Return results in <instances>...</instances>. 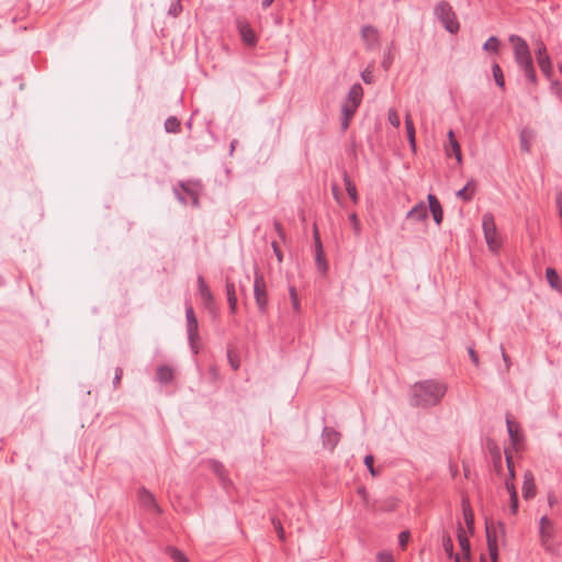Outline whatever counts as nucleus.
<instances>
[{
	"instance_id": "57",
	"label": "nucleus",
	"mask_w": 562,
	"mask_h": 562,
	"mask_svg": "<svg viewBox=\"0 0 562 562\" xmlns=\"http://www.w3.org/2000/svg\"><path fill=\"white\" fill-rule=\"evenodd\" d=\"M503 358H504L505 362L508 361V357H507V355L505 352H503Z\"/></svg>"
},
{
	"instance_id": "56",
	"label": "nucleus",
	"mask_w": 562,
	"mask_h": 562,
	"mask_svg": "<svg viewBox=\"0 0 562 562\" xmlns=\"http://www.w3.org/2000/svg\"><path fill=\"white\" fill-rule=\"evenodd\" d=\"M276 228H277L279 235L282 236L283 233H282L280 224H276Z\"/></svg>"
},
{
	"instance_id": "12",
	"label": "nucleus",
	"mask_w": 562,
	"mask_h": 562,
	"mask_svg": "<svg viewBox=\"0 0 562 562\" xmlns=\"http://www.w3.org/2000/svg\"><path fill=\"white\" fill-rule=\"evenodd\" d=\"M238 31H239L243 42L246 45H249V46L256 45L257 36H256L252 27L249 25V23H247L245 21H239L238 22Z\"/></svg>"
},
{
	"instance_id": "38",
	"label": "nucleus",
	"mask_w": 562,
	"mask_h": 562,
	"mask_svg": "<svg viewBox=\"0 0 562 562\" xmlns=\"http://www.w3.org/2000/svg\"><path fill=\"white\" fill-rule=\"evenodd\" d=\"M536 56H537V59L549 56L548 52H547V47L541 41H539L537 44Z\"/></svg>"
},
{
	"instance_id": "11",
	"label": "nucleus",
	"mask_w": 562,
	"mask_h": 562,
	"mask_svg": "<svg viewBox=\"0 0 562 562\" xmlns=\"http://www.w3.org/2000/svg\"><path fill=\"white\" fill-rule=\"evenodd\" d=\"M486 538H487V548L488 554L491 558V562H498V547L496 539V531L492 529L491 526H486Z\"/></svg>"
},
{
	"instance_id": "20",
	"label": "nucleus",
	"mask_w": 562,
	"mask_h": 562,
	"mask_svg": "<svg viewBox=\"0 0 562 562\" xmlns=\"http://www.w3.org/2000/svg\"><path fill=\"white\" fill-rule=\"evenodd\" d=\"M198 284H199V292H200V295H201V299H202L204 305L206 307H210L212 302H213V296H212V293H211L209 286L206 285L204 279L202 277H200L198 279Z\"/></svg>"
},
{
	"instance_id": "60",
	"label": "nucleus",
	"mask_w": 562,
	"mask_h": 562,
	"mask_svg": "<svg viewBox=\"0 0 562 562\" xmlns=\"http://www.w3.org/2000/svg\"><path fill=\"white\" fill-rule=\"evenodd\" d=\"M559 68H560V71L562 72V64H560Z\"/></svg>"
},
{
	"instance_id": "39",
	"label": "nucleus",
	"mask_w": 562,
	"mask_h": 562,
	"mask_svg": "<svg viewBox=\"0 0 562 562\" xmlns=\"http://www.w3.org/2000/svg\"><path fill=\"white\" fill-rule=\"evenodd\" d=\"M349 220L352 224L353 231L356 234H359L361 231V224L356 213L350 214Z\"/></svg>"
},
{
	"instance_id": "1",
	"label": "nucleus",
	"mask_w": 562,
	"mask_h": 562,
	"mask_svg": "<svg viewBox=\"0 0 562 562\" xmlns=\"http://www.w3.org/2000/svg\"><path fill=\"white\" fill-rule=\"evenodd\" d=\"M446 385L437 381H424L413 386V401L417 406L436 405L446 394Z\"/></svg>"
},
{
	"instance_id": "18",
	"label": "nucleus",
	"mask_w": 562,
	"mask_h": 562,
	"mask_svg": "<svg viewBox=\"0 0 562 562\" xmlns=\"http://www.w3.org/2000/svg\"><path fill=\"white\" fill-rule=\"evenodd\" d=\"M405 128H406L409 147L413 153H416L415 126H414L412 114L409 112H407L405 115Z\"/></svg>"
},
{
	"instance_id": "61",
	"label": "nucleus",
	"mask_w": 562,
	"mask_h": 562,
	"mask_svg": "<svg viewBox=\"0 0 562 562\" xmlns=\"http://www.w3.org/2000/svg\"><path fill=\"white\" fill-rule=\"evenodd\" d=\"M481 562H486V560L484 558L481 559Z\"/></svg>"
},
{
	"instance_id": "19",
	"label": "nucleus",
	"mask_w": 562,
	"mask_h": 562,
	"mask_svg": "<svg viewBox=\"0 0 562 562\" xmlns=\"http://www.w3.org/2000/svg\"><path fill=\"white\" fill-rule=\"evenodd\" d=\"M187 319L189 338L190 341L193 344L194 339L198 337V321L194 316V312L191 306L187 308Z\"/></svg>"
},
{
	"instance_id": "50",
	"label": "nucleus",
	"mask_w": 562,
	"mask_h": 562,
	"mask_svg": "<svg viewBox=\"0 0 562 562\" xmlns=\"http://www.w3.org/2000/svg\"><path fill=\"white\" fill-rule=\"evenodd\" d=\"M228 300V304H229V307H231V311L233 313L236 312V306H237V297H232V299H227Z\"/></svg>"
},
{
	"instance_id": "43",
	"label": "nucleus",
	"mask_w": 562,
	"mask_h": 562,
	"mask_svg": "<svg viewBox=\"0 0 562 562\" xmlns=\"http://www.w3.org/2000/svg\"><path fill=\"white\" fill-rule=\"evenodd\" d=\"M182 8H181V4L179 1H176L175 3L171 4L170 9H169V13L172 14L173 16H177L180 12H181Z\"/></svg>"
},
{
	"instance_id": "28",
	"label": "nucleus",
	"mask_w": 562,
	"mask_h": 562,
	"mask_svg": "<svg viewBox=\"0 0 562 562\" xmlns=\"http://www.w3.org/2000/svg\"><path fill=\"white\" fill-rule=\"evenodd\" d=\"M173 376V372L169 367H159L157 370V378L160 382L167 383L169 382Z\"/></svg>"
},
{
	"instance_id": "3",
	"label": "nucleus",
	"mask_w": 562,
	"mask_h": 562,
	"mask_svg": "<svg viewBox=\"0 0 562 562\" xmlns=\"http://www.w3.org/2000/svg\"><path fill=\"white\" fill-rule=\"evenodd\" d=\"M482 228L488 249L496 254L502 247V238L496 227L494 216L491 213L483 215Z\"/></svg>"
},
{
	"instance_id": "10",
	"label": "nucleus",
	"mask_w": 562,
	"mask_h": 562,
	"mask_svg": "<svg viewBox=\"0 0 562 562\" xmlns=\"http://www.w3.org/2000/svg\"><path fill=\"white\" fill-rule=\"evenodd\" d=\"M458 542L461 549V560H463V562H471V546L469 538L462 527L458 529Z\"/></svg>"
},
{
	"instance_id": "30",
	"label": "nucleus",
	"mask_w": 562,
	"mask_h": 562,
	"mask_svg": "<svg viewBox=\"0 0 562 562\" xmlns=\"http://www.w3.org/2000/svg\"><path fill=\"white\" fill-rule=\"evenodd\" d=\"M167 553L173 562H189L184 553L177 548L170 547L167 549Z\"/></svg>"
},
{
	"instance_id": "34",
	"label": "nucleus",
	"mask_w": 562,
	"mask_h": 562,
	"mask_svg": "<svg viewBox=\"0 0 562 562\" xmlns=\"http://www.w3.org/2000/svg\"><path fill=\"white\" fill-rule=\"evenodd\" d=\"M180 122L176 117H169L165 123V128L168 133H175L178 131Z\"/></svg>"
},
{
	"instance_id": "53",
	"label": "nucleus",
	"mask_w": 562,
	"mask_h": 562,
	"mask_svg": "<svg viewBox=\"0 0 562 562\" xmlns=\"http://www.w3.org/2000/svg\"><path fill=\"white\" fill-rule=\"evenodd\" d=\"M548 502H549V505L552 507L555 504V502H557L555 495L554 494H549L548 495Z\"/></svg>"
},
{
	"instance_id": "9",
	"label": "nucleus",
	"mask_w": 562,
	"mask_h": 562,
	"mask_svg": "<svg viewBox=\"0 0 562 562\" xmlns=\"http://www.w3.org/2000/svg\"><path fill=\"white\" fill-rule=\"evenodd\" d=\"M315 237V248H316V267L319 272L325 274L328 270V263L325 259V254L323 250L322 241L318 235L317 229L314 232Z\"/></svg>"
},
{
	"instance_id": "35",
	"label": "nucleus",
	"mask_w": 562,
	"mask_h": 562,
	"mask_svg": "<svg viewBox=\"0 0 562 562\" xmlns=\"http://www.w3.org/2000/svg\"><path fill=\"white\" fill-rule=\"evenodd\" d=\"M464 520H465V524H467V527H468L470 533H472L474 518H473V513L471 509H464Z\"/></svg>"
},
{
	"instance_id": "46",
	"label": "nucleus",
	"mask_w": 562,
	"mask_h": 562,
	"mask_svg": "<svg viewBox=\"0 0 562 562\" xmlns=\"http://www.w3.org/2000/svg\"><path fill=\"white\" fill-rule=\"evenodd\" d=\"M227 299L236 297L235 285L232 282L226 283Z\"/></svg>"
},
{
	"instance_id": "16",
	"label": "nucleus",
	"mask_w": 562,
	"mask_h": 562,
	"mask_svg": "<svg viewBox=\"0 0 562 562\" xmlns=\"http://www.w3.org/2000/svg\"><path fill=\"white\" fill-rule=\"evenodd\" d=\"M522 495L526 499L532 498L536 495L535 479L529 470L524 473Z\"/></svg>"
},
{
	"instance_id": "26",
	"label": "nucleus",
	"mask_w": 562,
	"mask_h": 562,
	"mask_svg": "<svg viewBox=\"0 0 562 562\" xmlns=\"http://www.w3.org/2000/svg\"><path fill=\"white\" fill-rule=\"evenodd\" d=\"M473 192H474V183H473V181H470L467 183V186L464 188H462L461 190H459L457 192V195H458V198H460L464 201H470L473 196Z\"/></svg>"
},
{
	"instance_id": "14",
	"label": "nucleus",
	"mask_w": 562,
	"mask_h": 562,
	"mask_svg": "<svg viewBox=\"0 0 562 562\" xmlns=\"http://www.w3.org/2000/svg\"><path fill=\"white\" fill-rule=\"evenodd\" d=\"M506 425L512 443L515 447V449H517L522 440V435L520 434L519 425L509 416H507L506 418Z\"/></svg>"
},
{
	"instance_id": "51",
	"label": "nucleus",
	"mask_w": 562,
	"mask_h": 562,
	"mask_svg": "<svg viewBox=\"0 0 562 562\" xmlns=\"http://www.w3.org/2000/svg\"><path fill=\"white\" fill-rule=\"evenodd\" d=\"M272 246H273V250H274V254L277 256L278 261H282V252H281V250L279 249V247L277 246L276 243H273Z\"/></svg>"
},
{
	"instance_id": "58",
	"label": "nucleus",
	"mask_w": 562,
	"mask_h": 562,
	"mask_svg": "<svg viewBox=\"0 0 562 562\" xmlns=\"http://www.w3.org/2000/svg\"><path fill=\"white\" fill-rule=\"evenodd\" d=\"M333 191H334V195L337 198V189H336V187L333 188Z\"/></svg>"
},
{
	"instance_id": "41",
	"label": "nucleus",
	"mask_w": 562,
	"mask_h": 562,
	"mask_svg": "<svg viewBox=\"0 0 562 562\" xmlns=\"http://www.w3.org/2000/svg\"><path fill=\"white\" fill-rule=\"evenodd\" d=\"M378 562H394V559L391 552L384 551L378 554Z\"/></svg>"
},
{
	"instance_id": "31",
	"label": "nucleus",
	"mask_w": 562,
	"mask_h": 562,
	"mask_svg": "<svg viewBox=\"0 0 562 562\" xmlns=\"http://www.w3.org/2000/svg\"><path fill=\"white\" fill-rule=\"evenodd\" d=\"M492 70H493V77H494V80L496 82V85L501 88H504L505 87V80H504V76H503V71L499 67L498 64H494L493 67H492Z\"/></svg>"
},
{
	"instance_id": "36",
	"label": "nucleus",
	"mask_w": 562,
	"mask_h": 562,
	"mask_svg": "<svg viewBox=\"0 0 562 562\" xmlns=\"http://www.w3.org/2000/svg\"><path fill=\"white\" fill-rule=\"evenodd\" d=\"M361 78L366 83H372L374 81L373 70L370 67L366 68L361 74Z\"/></svg>"
},
{
	"instance_id": "62",
	"label": "nucleus",
	"mask_w": 562,
	"mask_h": 562,
	"mask_svg": "<svg viewBox=\"0 0 562 562\" xmlns=\"http://www.w3.org/2000/svg\"><path fill=\"white\" fill-rule=\"evenodd\" d=\"M313 1L315 2L316 0H313Z\"/></svg>"
},
{
	"instance_id": "33",
	"label": "nucleus",
	"mask_w": 562,
	"mask_h": 562,
	"mask_svg": "<svg viewBox=\"0 0 562 562\" xmlns=\"http://www.w3.org/2000/svg\"><path fill=\"white\" fill-rule=\"evenodd\" d=\"M387 121L389 123L394 126L395 128H398L401 125L400 115L395 109H389L387 111Z\"/></svg>"
},
{
	"instance_id": "21",
	"label": "nucleus",
	"mask_w": 562,
	"mask_h": 562,
	"mask_svg": "<svg viewBox=\"0 0 562 562\" xmlns=\"http://www.w3.org/2000/svg\"><path fill=\"white\" fill-rule=\"evenodd\" d=\"M138 497H139L140 504L145 508L159 512V508H158L156 501L151 493H149L148 491L142 490V491H139Z\"/></svg>"
},
{
	"instance_id": "7",
	"label": "nucleus",
	"mask_w": 562,
	"mask_h": 562,
	"mask_svg": "<svg viewBox=\"0 0 562 562\" xmlns=\"http://www.w3.org/2000/svg\"><path fill=\"white\" fill-rule=\"evenodd\" d=\"M254 288L256 303L260 311H265L268 303V296L266 292V283L263 277L259 273L256 274Z\"/></svg>"
},
{
	"instance_id": "49",
	"label": "nucleus",
	"mask_w": 562,
	"mask_h": 562,
	"mask_svg": "<svg viewBox=\"0 0 562 562\" xmlns=\"http://www.w3.org/2000/svg\"><path fill=\"white\" fill-rule=\"evenodd\" d=\"M183 190H184V191H186V192L191 196V199H192V203H193L194 205H196V204H198V196H196V193H195L193 190L188 189V188H186V187H183Z\"/></svg>"
},
{
	"instance_id": "25",
	"label": "nucleus",
	"mask_w": 562,
	"mask_h": 562,
	"mask_svg": "<svg viewBox=\"0 0 562 562\" xmlns=\"http://www.w3.org/2000/svg\"><path fill=\"white\" fill-rule=\"evenodd\" d=\"M324 440L325 443L329 446L330 449H333L339 441V435L335 430L326 428L324 430Z\"/></svg>"
},
{
	"instance_id": "22",
	"label": "nucleus",
	"mask_w": 562,
	"mask_h": 562,
	"mask_svg": "<svg viewBox=\"0 0 562 562\" xmlns=\"http://www.w3.org/2000/svg\"><path fill=\"white\" fill-rule=\"evenodd\" d=\"M505 487L510 495V512L513 515H516L518 510V496L515 484L513 482H505Z\"/></svg>"
},
{
	"instance_id": "8",
	"label": "nucleus",
	"mask_w": 562,
	"mask_h": 562,
	"mask_svg": "<svg viewBox=\"0 0 562 562\" xmlns=\"http://www.w3.org/2000/svg\"><path fill=\"white\" fill-rule=\"evenodd\" d=\"M539 535L542 546H547L554 536V525L547 516L539 521Z\"/></svg>"
},
{
	"instance_id": "44",
	"label": "nucleus",
	"mask_w": 562,
	"mask_h": 562,
	"mask_svg": "<svg viewBox=\"0 0 562 562\" xmlns=\"http://www.w3.org/2000/svg\"><path fill=\"white\" fill-rule=\"evenodd\" d=\"M272 522H273L276 531L278 532L279 538L281 540H283L284 539V530H283L281 522L279 520H273Z\"/></svg>"
},
{
	"instance_id": "42",
	"label": "nucleus",
	"mask_w": 562,
	"mask_h": 562,
	"mask_svg": "<svg viewBox=\"0 0 562 562\" xmlns=\"http://www.w3.org/2000/svg\"><path fill=\"white\" fill-rule=\"evenodd\" d=\"M364 463H366V465L368 467V469H369L370 473H371L373 476H375V475H376V472H375V470H374V468H373V457H372V456H367V457L364 458Z\"/></svg>"
},
{
	"instance_id": "13",
	"label": "nucleus",
	"mask_w": 562,
	"mask_h": 562,
	"mask_svg": "<svg viewBox=\"0 0 562 562\" xmlns=\"http://www.w3.org/2000/svg\"><path fill=\"white\" fill-rule=\"evenodd\" d=\"M427 200L429 204V212L431 213L435 223L440 225L443 220V210L439 200L434 194H428Z\"/></svg>"
},
{
	"instance_id": "17",
	"label": "nucleus",
	"mask_w": 562,
	"mask_h": 562,
	"mask_svg": "<svg viewBox=\"0 0 562 562\" xmlns=\"http://www.w3.org/2000/svg\"><path fill=\"white\" fill-rule=\"evenodd\" d=\"M362 38L369 48H374L379 44V33L373 26H364L361 31Z\"/></svg>"
},
{
	"instance_id": "45",
	"label": "nucleus",
	"mask_w": 562,
	"mask_h": 562,
	"mask_svg": "<svg viewBox=\"0 0 562 562\" xmlns=\"http://www.w3.org/2000/svg\"><path fill=\"white\" fill-rule=\"evenodd\" d=\"M398 540H400V544L402 548H405L406 547V543L408 542L409 540V532L408 531H403L400 533V537H398Z\"/></svg>"
},
{
	"instance_id": "4",
	"label": "nucleus",
	"mask_w": 562,
	"mask_h": 562,
	"mask_svg": "<svg viewBox=\"0 0 562 562\" xmlns=\"http://www.w3.org/2000/svg\"><path fill=\"white\" fill-rule=\"evenodd\" d=\"M363 97V90L360 85L356 83L350 88L347 100L342 106V127L347 128L353 114L361 103Z\"/></svg>"
},
{
	"instance_id": "40",
	"label": "nucleus",
	"mask_w": 562,
	"mask_h": 562,
	"mask_svg": "<svg viewBox=\"0 0 562 562\" xmlns=\"http://www.w3.org/2000/svg\"><path fill=\"white\" fill-rule=\"evenodd\" d=\"M506 462H507V467H508L509 477L512 480H514L515 479V471H514L513 458H512V456L507 451H506Z\"/></svg>"
},
{
	"instance_id": "59",
	"label": "nucleus",
	"mask_w": 562,
	"mask_h": 562,
	"mask_svg": "<svg viewBox=\"0 0 562 562\" xmlns=\"http://www.w3.org/2000/svg\"><path fill=\"white\" fill-rule=\"evenodd\" d=\"M506 482H513V483H514V480H512L510 477H508V479L506 480Z\"/></svg>"
},
{
	"instance_id": "29",
	"label": "nucleus",
	"mask_w": 562,
	"mask_h": 562,
	"mask_svg": "<svg viewBox=\"0 0 562 562\" xmlns=\"http://www.w3.org/2000/svg\"><path fill=\"white\" fill-rule=\"evenodd\" d=\"M344 181H345V187H346V191H347L348 195L353 201V203H357L358 202V193H357L356 186L353 184V182L350 180V178L348 176H345Z\"/></svg>"
},
{
	"instance_id": "55",
	"label": "nucleus",
	"mask_w": 562,
	"mask_h": 562,
	"mask_svg": "<svg viewBox=\"0 0 562 562\" xmlns=\"http://www.w3.org/2000/svg\"><path fill=\"white\" fill-rule=\"evenodd\" d=\"M274 0H262V7L268 8L272 4Z\"/></svg>"
},
{
	"instance_id": "5",
	"label": "nucleus",
	"mask_w": 562,
	"mask_h": 562,
	"mask_svg": "<svg viewBox=\"0 0 562 562\" xmlns=\"http://www.w3.org/2000/svg\"><path fill=\"white\" fill-rule=\"evenodd\" d=\"M436 14L438 19L441 21V23L445 25L447 31H449L450 33H456L459 30V23L449 3L440 2L436 7Z\"/></svg>"
},
{
	"instance_id": "6",
	"label": "nucleus",
	"mask_w": 562,
	"mask_h": 562,
	"mask_svg": "<svg viewBox=\"0 0 562 562\" xmlns=\"http://www.w3.org/2000/svg\"><path fill=\"white\" fill-rule=\"evenodd\" d=\"M445 154L447 157L454 156L459 165L462 164V153L459 142L452 130L447 133V142L443 145Z\"/></svg>"
},
{
	"instance_id": "52",
	"label": "nucleus",
	"mask_w": 562,
	"mask_h": 562,
	"mask_svg": "<svg viewBox=\"0 0 562 562\" xmlns=\"http://www.w3.org/2000/svg\"><path fill=\"white\" fill-rule=\"evenodd\" d=\"M469 355H470V358L473 361V363L475 366H477L479 364V358H477L475 351L473 349H469Z\"/></svg>"
},
{
	"instance_id": "15",
	"label": "nucleus",
	"mask_w": 562,
	"mask_h": 562,
	"mask_svg": "<svg viewBox=\"0 0 562 562\" xmlns=\"http://www.w3.org/2000/svg\"><path fill=\"white\" fill-rule=\"evenodd\" d=\"M406 217L411 221L423 222L428 217V209L424 202L417 203L411 211L406 214Z\"/></svg>"
},
{
	"instance_id": "47",
	"label": "nucleus",
	"mask_w": 562,
	"mask_h": 562,
	"mask_svg": "<svg viewBox=\"0 0 562 562\" xmlns=\"http://www.w3.org/2000/svg\"><path fill=\"white\" fill-rule=\"evenodd\" d=\"M520 146H521V149L525 151H529V149H530L529 140L527 139L525 133L521 134Z\"/></svg>"
},
{
	"instance_id": "27",
	"label": "nucleus",
	"mask_w": 562,
	"mask_h": 562,
	"mask_svg": "<svg viewBox=\"0 0 562 562\" xmlns=\"http://www.w3.org/2000/svg\"><path fill=\"white\" fill-rule=\"evenodd\" d=\"M537 63L539 65V68L543 72V75L547 76L548 78H550V76L552 74V64H551L550 57L548 56V57H543V58H538Z\"/></svg>"
},
{
	"instance_id": "48",
	"label": "nucleus",
	"mask_w": 562,
	"mask_h": 562,
	"mask_svg": "<svg viewBox=\"0 0 562 562\" xmlns=\"http://www.w3.org/2000/svg\"><path fill=\"white\" fill-rule=\"evenodd\" d=\"M228 360L234 370H237L239 368V361L236 356H234L232 352L228 353Z\"/></svg>"
},
{
	"instance_id": "32",
	"label": "nucleus",
	"mask_w": 562,
	"mask_h": 562,
	"mask_svg": "<svg viewBox=\"0 0 562 562\" xmlns=\"http://www.w3.org/2000/svg\"><path fill=\"white\" fill-rule=\"evenodd\" d=\"M483 48L486 50V52H490V53H497L498 52V48H499V41L497 37L495 36H492L490 37Z\"/></svg>"
},
{
	"instance_id": "23",
	"label": "nucleus",
	"mask_w": 562,
	"mask_h": 562,
	"mask_svg": "<svg viewBox=\"0 0 562 562\" xmlns=\"http://www.w3.org/2000/svg\"><path fill=\"white\" fill-rule=\"evenodd\" d=\"M442 547L449 558L453 559L454 562H461L460 555L453 553V542L450 536L445 535L442 538Z\"/></svg>"
},
{
	"instance_id": "37",
	"label": "nucleus",
	"mask_w": 562,
	"mask_h": 562,
	"mask_svg": "<svg viewBox=\"0 0 562 562\" xmlns=\"http://www.w3.org/2000/svg\"><path fill=\"white\" fill-rule=\"evenodd\" d=\"M290 297L292 301L293 308L295 311H300V307H301L300 300H299L296 290L294 288H290Z\"/></svg>"
},
{
	"instance_id": "24",
	"label": "nucleus",
	"mask_w": 562,
	"mask_h": 562,
	"mask_svg": "<svg viewBox=\"0 0 562 562\" xmlns=\"http://www.w3.org/2000/svg\"><path fill=\"white\" fill-rule=\"evenodd\" d=\"M546 277H547L548 283L550 284V286L552 289L561 290L562 284H561L560 278L553 268H548L546 270Z\"/></svg>"
},
{
	"instance_id": "2",
	"label": "nucleus",
	"mask_w": 562,
	"mask_h": 562,
	"mask_svg": "<svg viewBox=\"0 0 562 562\" xmlns=\"http://www.w3.org/2000/svg\"><path fill=\"white\" fill-rule=\"evenodd\" d=\"M509 42L513 47L516 64L525 72L526 78L530 82L535 83L537 81V76L533 67L532 56L527 42L518 35H510Z\"/></svg>"
},
{
	"instance_id": "54",
	"label": "nucleus",
	"mask_w": 562,
	"mask_h": 562,
	"mask_svg": "<svg viewBox=\"0 0 562 562\" xmlns=\"http://www.w3.org/2000/svg\"><path fill=\"white\" fill-rule=\"evenodd\" d=\"M122 373H123V372H122V369H117V370H116V373H115V380H116L117 382H120V380H121V378H122Z\"/></svg>"
}]
</instances>
